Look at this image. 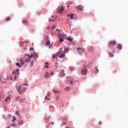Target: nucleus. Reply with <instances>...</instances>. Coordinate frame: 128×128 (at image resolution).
<instances>
[{
  "label": "nucleus",
  "mask_w": 128,
  "mask_h": 128,
  "mask_svg": "<svg viewBox=\"0 0 128 128\" xmlns=\"http://www.w3.org/2000/svg\"><path fill=\"white\" fill-rule=\"evenodd\" d=\"M46 28H48H48H50V26H48Z\"/></svg>",
  "instance_id": "46"
},
{
  "label": "nucleus",
  "mask_w": 128,
  "mask_h": 128,
  "mask_svg": "<svg viewBox=\"0 0 128 128\" xmlns=\"http://www.w3.org/2000/svg\"><path fill=\"white\" fill-rule=\"evenodd\" d=\"M0 78H1V77H0V81L1 80Z\"/></svg>",
  "instance_id": "57"
},
{
  "label": "nucleus",
  "mask_w": 128,
  "mask_h": 128,
  "mask_svg": "<svg viewBox=\"0 0 128 128\" xmlns=\"http://www.w3.org/2000/svg\"><path fill=\"white\" fill-rule=\"evenodd\" d=\"M16 66H18L19 68H22V65H20V63H16Z\"/></svg>",
  "instance_id": "21"
},
{
  "label": "nucleus",
  "mask_w": 128,
  "mask_h": 128,
  "mask_svg": "<svg viewBox=\"0 0 128 128\" xmlns=\"http://www.w3.org/2000/svg\"><path fill=\"white\" fill-rule=\"evenodd\" d=\"M54 28H56L54 26H53L52 27V28L50 29L51 30H54Z\"/></svg>",
  "instance_id": "31"
},
{
  "label": "nucleus",
  "mask_w": 128,
  "mask_h": 128,
  "mask_svg": "<svg viewBox=\"0 0 128 128\" xmlns=\"http://www.w3.org/2000/svg\"><path fill=\"white\" fill-rule=\"evenodd\" d=\"M64 42V38H60L59 39V42Z\"/></svg>",
  "instance_id": "26"
},
{
  "label": "nucleus",
  "mask_w": 128,
  "mask_h": 128,
  "mask_svg": "<svg viewBox=\"0 0 128 128\" xmlns=\"http://www.w3.org/2000/svg\"><path fill=\"white\" fill-rule=\"evenodd\" d=\"M25 56H28L26 59L25 62H30V60H32V56H30L28 54H25Z\"/></svg>",
  "instance_id": "5"
},
{
  "label": "nucleus",
  "mask_w": 128,
  "mask_h": 128,
  "mask_svg": "<svg viewBox=\"0 0 128 128\" xmlns=\"http://www.w3.org/2000/svg\"><path fill=\"white\" fill-rule=\"evenodd\" d=\"M70 84H72V80H70Z\"/></svg>",
  "instance_id": "33"
},
{
  "label": "nucleus",
  "mask_w": 128,
  "mask_h": 128,
  "mask_svg": "<svg viewBox=\"0 0 128 128\" xmlns=\"http://www.w3.org/2000/svg\"><path fill=\"white\" fill-rule=\"evenodd\" d=\"M50 119V117H48V118H46V120H49Z\"/></svg>",
  "instance_id": "44"
},
{
  "label": "nucleus",
  "mask_w": 128,
  "mask_h": 128,
  "mask_svg": "<svg viewBox=\"0 0 128 128\" xmlns=\"http://www.w3.org/2000/svg\"><path fill=\"white\" fill-rule=\"evenodd\" d=\"M51 75H52V76H54V72H52Z\"/></svg>",
  "instance_id": "39"
},
{
  "label": "nucleus",
  "mask_w": 128,
  "mask_h": 128,
  "mask_svg": "<svg viewBox=\"0 0 128 128\" xmlns=\"http://www.w3.org/2000/svg\"><path fill=\"white\" fill-rule=\"evenodd\" d=\"M45 100H50V98H48V96H46L44 98Z\"/></svg>",
  "instance_id": "28"
},
{
  "label": "nucleus",
  "mask_w": 128,
  "mask_h": 128,
  "mask_svg": "<svg viewBox=\"0 0 128 128\" xmlns=\"http://www.w3.org/2000/svg\"><path fill=\"white\" fill-rule=\"evenodd\" d=\"M56 30L57 32H58V29H56Z\"/></svg>",
  "instance_id": "49"
},
{
  "label": "nucleus",
  "mask_w": 128,
  "mask_h": 128,
  "mask_svg": "<svg viewBox=\"0 0 128 128\" xmlns=\"http://www.w3.org/2000/svg\"><path fill=\"white\" fill-rule=\"evenodd\" d=\"M116 42L115 40L110 41L108 44L109 46H116Z\"/></svg>",
  "instance_id": "7"
},
{
  "label": "nucleus",
  "mask_w": 128,
  "mask_h": 128,
  "mask_svg": "<svg viewBox=\"0 0 128 128\" xmlns=\"http://www.w3.org/2000/svg\"><path fill=\"white\" fill-rule=\"evenodd\" d=\"M30 64H31V66H34V61H32L30 62Z\"/></svg>",
  "instance_id": "30"
},
{
  "label": "nucleus",
  "mask_w": 128,
  "mask_h": 128,
  "mask_svg": "<svg viewBox=\"0 0 128 128\" xmlns=\"http://www.w3.org/2000/svg\"><path fill=\"white\" fill-rule=\"evenodd\" d=\"M68 16L70 18V20H72L74 18V14H68Z\"/></svg>",
  "instance_id": "13"
},
{
  "label": "nucleus",
  "mask_w": 128,
  "mask_h": 128,
  "mask_svg": "<svg viewBox=\"0 0 128 128\" xmlns=\"http://www.w3.org/2000/svg\"><path fill=\"white\" fill-rule=\"evenodd\" d=\"M45 68H48V66H45Z\"/></svg>",
  "instance_id": "42"
},
{
  "label": "nucleus",
  "mask_w": 128,
  "mask_h": 128,
  "mask_svg": "<svg viewBox=\"0 0 128 128\" xmlns=\"http://www.w3.org/2000/svg\"><path fill=\"white\" fill-rule=\"evenodd\" d=\"M51 124H52V125H54V122H51Z\"/></svg>",
  "instance_id": "45"
},
{
  "label": "nucleus",
  "mask_w": 128,
  "mask_h": 128,
  "mask_svg": "<svg viewBox=\"0 0 128 128\" xmlns=\"http://www.w3.org/2000/svg\"><path fill=\"white\" fill-rule=\"evenodd\" d=\"M7 128H10V126H8Z\"/></svg>",
  "instance_id": "54"
},
{
  "label": "nucleus",
  "mask_w": 128,
  "mask_h": 128,
  "mask_svg": "<svg viewBox=\"0 0 128 128\" xmlns=\"http://www.w3.org/2000/svg\"><path fill=\"white\" fill-rule=\"evenodd\" d=\"M86 74H88V68H86V66H84V68L81 70V74L86 76Z\"/></svg>",
  "instance_id": "4"
},
{
  "label": "nucleus",
  "mask_w": 128,
  "mask_h": 128,
  "mask_svg": "<svg viewBox=\"0 0 128 128\" xmlns=\"http://www.w3.org/2000/svg\"><path fill=\"white\" fill-rule=\"evenodd\" d=\"M48 22H54V20H52L51 19H48Z\"/></svg>",
  "instance_id": "34"
},
{
  "label": "nucleus",
  "mask_w": 128,
  "mask_h": 128,
  "mask_svg": "<svg viewBox=\"0 0 128 128\" xmlns=\"http://www.w3.org/2000/svg\"><path fill=\"white\" fill-rule=\"evenodd\" d=\"M109 55H110V56L111 58H112V56H114V54L112 53H110Z\"/></svg>",
  "instance_id": "29"
},
{
  "label": "nucleus",
  "mask_w": 128,
  "mask_h": 128,
  "mask_svg": "<svg viewBox=\"0 0 128 128\" xmlns=\"http://www.w3.org/2000/svg\"><path fill=\"white\" fill-rule=\"evenodd\" d=\"M56 68H58V66H56Z\"/></svg>",
  "instance_id": "59"
},
{
  "label": "nucleus",
  "mask_w": 128,
  "mask_h": 128,
  "mask_svg": "<svg viewBox=\"0 0 128 128\" xmlns=\"http://www.w3.org/2000/svg\"><path fill=\"white\" fill-rule=\"evenodd\" d=\"M62 124H66V122H64Z\"/></svg>",
  "instance_id": "48"
},
{
  "label": "nucleus",
  "mask_w": 128,
  "mask_h": 128,
  "mask_svg": "<svg viewBox=\"0 0 128 128\" xmlns=\"http://www.w3.org/2000/svg\"><path fill=\"white\" fill-rule=\"evenodd\" d=\"M20 72L19 69H16L15 70L12 71V76L10 78L12 82H15L16 80V79L18 78L16 76H20V72Z\"/></svg>",
  "instance_id": "1"
},
{
  "label": "nucleus",
  "mask_w": 128,
  "mask_h": 128,
  "mask_svg": "<svg viewBox=\"0 0 128 128\" xmlns=\"http://www.w3.org/2000/svg\"><path fill=\"white\" fill-rule=\"evenodd\" d=\"M122 48V46L121 44H118V45H117V48L120 50L121 48Z\"/></svg>",
  "instance_id": "14"
},
{
  "label": "nucleus",
  "mask_w": 128,
  "mask_h": 128,
  "mask_svg": "<svg viewBox=\"0 0 128 128\" xmlns=\"http://www.w3.org/2000/svg\"><path fill=\"white\" fill-rule=\"evenodd\" d=\"M52 47V45L50 46V48H51Z\"/></svg>",
  "instance_id": "56"
},
{
  "label": "nucleus",
  "mask_w": 128,
  "mask_h": 128,
  "mask_svg": "<svg viewBox=\"0 0 128 128\" xmlns=\"http://www.w3.org/2000/svg\"><path fill=\"white\" fill-rule=\"evenodd\" d=\"M46 46H50V40L48 38H50V37H48V36H46Z\"/></svg>",
  "instance_id": "8"
},
{
  "label": "nucleus",
  "mask_w": 128,
  "mask_h": 128,
  "mask_svg": "<svg viewBox=\"0 0 128 128\" xmlns=\"http://www.w3.org/2000/svg\"><path fill=\"white\" fill-rule=\"evenodd\" d=\"M52 34H54V32H52Z\"/></svg>",
  "instance_id": "50"
},
{
  "label": "nucleus",
  "mask_w": 128,
  "mask_h": 128,
  "mask_svg": "<svg viewBox=\"0 0 128 128\" xmlns=\"http://www.w3.org/2000/svg\"><path fill=\"white\" fill-rule=\"evenodd\" d=\"M28 86V83L24 82L22 86Z\"/></svg>",
  "instance_id": "24"
},
{
  "label": "nucleus",
  "mask_w": 128,
  "mask_h": 128,
  "mask_svg": "<svg viewBox=\"0 0 128 128\" xmlns=\"http://www.w3.org/2000/svg\"><path fill=\"white\" fill-rule=\"evenodd\" d=\"M77 50L79 52L80 54H82V52H84V49L78 48H77Z\"/></svg>",
  "instance_id": "9"
},
{
  "label": "nucleus",
  "mask_w": 128,
  "mask_h": 128,
  "mask_svg": "<svg viewBox=\"0 0 128 128\" xmlns=\"http://www.w3.org/2000/svg\"><path fill=\"white\" fill-rule=\"evenodd\" d=\"M98 124H99L100 126V124H102V122H100V121L99 122H98Z\"/></svg>",
  "instance_id": "38"
},
{
  "label": "nucleus",
  "mask_w": 128,
  "mask_h": 128,
  "mask_svg": "<svg viewBox=\"0 0 128 128\" xmlns=\"http://www.w3.org/2000/svg\"><path fill=\"white\" fill-rule=\"evenodd\" d=\"M22 23L24 24H28V20H24L22 21Z\"/></svg>",
  "instance_id": "20"
},
{
  "label": "nucleus",
  "mask_w": 128,
  "mask_h": 128,
  "mask_svg": "<svg viewBox=\"0 0 128 128\" xmlns=\"http://www.w3.org/2000/svg\"><path fill=\"white\" fill-rule=\"evenodd\" d=\"M20 62L21 64H22V66H23V64H26V62L22 61V60H20Z\"/></svg>",
  "instance_id": "19"
},
{
  "label": "nucleus",
  "mask_w": 128,
  "mask_h": 128,
  "mask_svg": "<svg viewBox=\"0 0 128 128\" xmlns=\"http://www.w3.org/2000/svg\"><path fill=\"white\" fill-rule=\"evenodd\" d=\"M10 100V96L6 97L5 99V102H8V100Z\"/></svg>",
  "instance_id": "18"
},
{
  "label": "nucleus",
  "mask_w": 128,
  "mask_h": 128,
  "mask_svg": "<svg viewBox=\"0 0 128 128\" xmlns=\"http://www.w3.org/2000/svg\"><path fill=\"white\" fill-rule=\"evenodd\" d=\"M16 116H13L12 122H13V124H14V122H16Z\"/></svg>",
  "instance_id": "15"
},
{
  "label": "nucleus",
  "mask_w": 128,
  "mask_h": 128,
  "mask_svg": "<svg viewBox=\"0 0 128 128\" xmlns=\"http://www.w3.org/2000/svg\"><path fill=\"white\" fill-rule=\"evenodd\" d=\"M59 36H62V35H60V34H59Z\"/></svg>",
  "instance_id": "55"
},
{
  "label": "nucleus",
  "mask_w": 128,
  "mask_h": 128,
  "mask_svg": "<svg viewBox=\"0 0 128 128\" xmlns=\"http://www.w3.org/2000/svg\"><path fill=\"white\" fill-rule=\"evenodd\" d=\"M16 88L19 94H22L24 92L26 91V88L24 87L22 88V86H20V85L18 84L16 86Z\"/></svg>",
  "instance_id": "3"
},
{
  "label": "nucleus",
  "mask_w": 128,
  "mask_h": 128,
  "mask_svg": "<svg viewBox=\"0 0 128 128\" xmlns=\"http://www.w3.org/2000/svg\"><path fill=\"white\" fill-rule=\"evenodd\" d=\"M30 50L31 51V52H32V50H34V48H30Z\"/></svg>",
  "instance_id": "32"
},
{
  "label": "nucleus",
  "mask_w": 128,
  "mask_h": 128,
  "mask_svg": "<svg viewBox=\"0 0 128 128\" xmlns=\"http://www.w3.org/2000/svg\"><path fill=\"white\" fill-rule=\"evenodd\" d=\"M76 10H78V12L81 11L84 12V6H82L80 5H79L76 7Z\"/></svg>",
  "instance_id": "6"
},
{
  "label": "nucleus",
  "mask_w": 128,
  "mask_h": 128,
  "mask_svg": "<svg viewBox=\"0 0 128 128\" xmlns=\"http://www.w3.org/2000/svg\"><path fill=\"white\" fill-rule=\"evenodd\" d=\"M52 91L54 92L55 94H60V91L58 90H52Z\"/></svg>",
  "instance_id": "25"
},
{
  "label": "nucleus",
  "mask_w": 128,
  "mask_h": 128,
  "mask_svg": "<svg viewBox=\"0 0 128 128\" xmlns=\"http://www.w3.org/2000/svg\"><path fill=\"white\" fill-rule=\"evenodd\" d=\"M16 114H18V116L19 115L18 112H16Z\"/></svg>",
  "instance_id": "43"
},
{
  "label": "nucleus",
  "mask_w": 128,
  "mask_h": 128,
  "mask_svg": "<svg viewBox=\"0 0 128 128\" xmlns=\"http://www.w3.org/2000/svg\"><path fill=\"white\" fill-rule=\"evenodd\" d=\"M2 98V95L0 94V98Z\"/></svg>",
  "instance_id": "47"
},
{
  "label": "nucleus",
  "mask_w": 128,
  "mask_h": 128,
  "mask_svg": "<svg viewBox=\"0 0 128 128\" xmlns=\"http://www.w3.org/2000/svg\"><path fill=\"white\" fill-rule=\"evenodd\" d=\"M11 126H16V124H11Z\"/></svg>",
  "instance_id": "35"
},
{
  "label": "nucleus",
  "mask_w": 128,
  "mask_h": 128,
  "mask_svg": "<svg viewBox=\"0 0 128 128\" xmlns=\"http://www.w3.org/2000/svg\"><path fill=\"white\" fill-rule=\"evenodd\" d=\"M67 40H68L69 42H72V39L70 37H68V38H67Z\"/></svg>",
  "instance_id": "22"
},
{
  "label": "nucleus",
  "mask_w": 128,
  "mask_h": 128,
  "mask_svg": "<svg viewBox=\"0 0 128 128\" xmlns=\"http://www.w3.org/2000/svg\"><path fill=\"white\" fill-rule=\"evenodd\" d=\"M6 80H8V78H6Z\"/></svg>",
  "instance_id": "53"
},
{
  "label": "nucleus",
  "mask_w": 128,
  "mask_h": 128,
  "mask_svg": "<svg viewBox=\"0 0 128 128\" xmlns=\"http://www.w3.org/2000/svg\"><path fill=\"white\" fill-rule=\"evenodd\" d=\"M5 20L6 22H8V21L10 20V17H9V16L6 17L5 18Z\"/></svg>",
  "instance_id": "17"
},
{
  "label": "nucleus",
  "mask_w": 128,
  "mask_h": 128,
  "mask_svg": "<svg viewBox=\"0 0 128 128\" xmlns=\"http://www.w3.org/2000/svg\"><path fill=\"white\" fill-rule=\"evenodd\" d=\"M70 90V88L68 86H66L65 88V90Z\"/></svg>",
  "instance_id": "27"
},
{
  "label": "nucleus",
  "mask_w": 128,
  "mask_h": 128,
  "mask_svg": "<svg viewBox=\"0 0 128 128\" xmlns=\"http://www.w3.org/2000/svg\"><path fill=\"white\" fill-rule=\"evenodd\" d=\"M45 64H48V62H45Z\"/></svg>",
  "instance_id": "40"
},
{
  "label": "nucleus",
  "mask_w": 128,
  "mask_h": 128,
  "mask_svg": "<svg viewBox=\"0 0 128 128\" xmlns=\"http://www.w3.org/2000/svg\"><path fill=\"white\" fill-rule=\"evenodd\" d=\"M96 70L97 72H98V68H96Z\"/></svg>",
  "instance_id": "37"
},
{
  "label": "nucleus",
  "mask_w": 128,
  "mask_h": 128,
  "mask_svg": "<svg viewBox=\"0 0 128 128\" xmlns=\"http://www.w3.org/2000/svg\"><path fill=\"white\" fill-rule=\"evenodd\" d=\"M58 10V12H60V14H62V11L64 10V7L62 6L59 7Z\"/></svg>",
  "instance_id": "10"
},
{
  "label": "nucleus",
  "mask_w": 128,
  "mask_h": 128,
  "mask_svg": "<svg viewBox=\"0 0 128 128\" xmlns=\"http://www.w3.org/2000/svg\"><path fill=\"white\" fill-rule=\"evenodd\" d=\"M20 98V96H18L16 98V100H18Z\"/></svg>",
  "instance_id": "36"
},
{
  "label": "nucleus",
  "mask_w": 128,
  "mask_h": 128,
  "mask_svg": "<svg viewBox=\"0 0 128 128\" xmlns=\"http://www.w3.org/2000/svg\"><path fill=\"white\" fill-rule=\"evenodd\" d=\"M20 102H24V99H21Z\"/></svg>",
  "instance_id": "41"
},
{
  "label": "nucleus",
  "mask_w": 128,
  "mask_h": 128,
  "mask_svg": "<svg viewBox=\"0 0 128 128\" xmlns=\"http://www.w3.org/2000/svg\"><path fill=\"white\" fill-rule=\"evenodd\" d=\"M64 70H62V71L60 72V74L61 78H62L63 76H66V74H64Z\"/></svg>",
  "instance_id": "12"
},
{
  "label": "nucleus",
  "mask_w": 128,
  "mask_h": 128,
  "mask_svg": "<svg viewBox=\"0 0 128 128\" xmlns=\"http://www.w3.org/2000/svg\"><path fill=\"white\" fill-rule=\"evenodd\" d=\"M60 58H64L65 54H64V50H62V49L60 48L59 50V52L58 54H56L55 55H53L52 56V58L53 60H54L56 58L58 57Z\"/></svg>",
  "instance_id": "2"
},
{
  "label": "nucleus",
  "mask_w": 128,
  "mask_h": 128,
  "mask_svg": "<svg viewBox=\"0 0 128 128\" xmlns=\"http://www.w3.org/2000/svg\"><path fill=\"white\" fill-rule=\"evenodd\" d=\"M44 76L45 78H48V72H45L44 73Z\"/></svg>",
  "instance_id": "16"
},
{
  "label": "nucleus",
  "mask_w": 128,
  "mask_h": 128,
  "mask_svg": "<svg viewBox=\"0 0 128 128\" xmlns=\"http://www.w3.org/2000/svg\"><path fill=\"white\" fill-rule=\"evenodd\" d=\"M31 56L36 58L38 57V54L34 52L32 54Z\"/></svg>",
  "instance_id": "11"
},
{
  "label": "nucleus",
  "mask_w": 128,
  "mask_h": 128,
  "mask_svg": "<svg viewBox=\"0 0 128 128\" xmlns=\"http://www.w3.org/2000/svg\"><path fill=\"white\" fill-rule=\"evenodd\" d=\"M48 96H50V94H48Z\"/></svg>",
  "instance_id": "58"
},
{
  "label": "nucleus",
  "mask_w": 128,
  "mask_h": 128,
  "mask_svg": "<svg viewBox=\"0 0 128 128\" xmlns=\"http://www.w3.org/2000/svg\"><path fill=\"white\" fill-rule=\"evenodd\" d=\"M52 18H54V16H52Z\"/></svg>",
  "instance_id": "52"
},
{
  "label": "nucleus",
  "mask_w": 128,
  "mask_h": 128,
  "mask_svg": "<svg viewBox=\"0 0 128 128\" xmlns=\"http://www.w3.org/2000/svg\"><path fill=\"white\" fill-rule=\"evenodd\" d=\"M68 52V48H65L64 51V52H66H66Z\"/></svg>",
  "instance_id": "23"
},
{
  "label": "nucleus",
  "mask_w": 128,
  "mask_h": 128,
  "mask_svg": "<svg viewBox=\"0 0 128 128\" xmlns=\"http://www.w3.org/2000/svg\"><path fill=\"white\" fill-rule=\"evenodd\" d=\"M67 8H70V6H67Z\"/></svg>",
  "instance_id": "51"
}]
</instances>
